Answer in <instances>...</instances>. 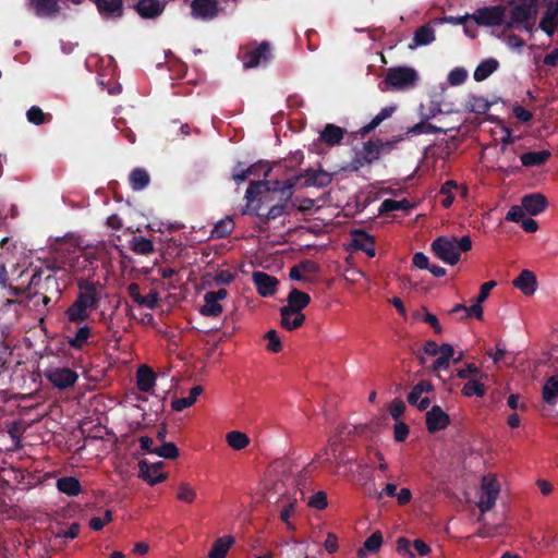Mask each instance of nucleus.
<instances>
[{
  "mask_svg": "<svg viewBox=\"0 0 558 558\" xmlns=\"http://www.w3.org/2000/svg\"><path fill=\"white\" fill-rule=\"evenodd\" d=\"M44 375L53 387L60 390L73 387L78 379L77 373L69 367L50 366L44 371Z\"/></svg>",
  "mask_w": 558,
  "mask_h": 558,
  "instance_id": "nucleus-8",
  "label": "nucleus"
},
{
  "mask_svg": "<svg viewBox=\"0 0 558 558\" xmlns=\"http://www.w3.org/2000/svg\"><path fill=\"white\" fill-rule=\"evenodd\" d=\"M432 116H424L421 122L409 128L407 131L408 135H420V134H447L449 131L454 130V126H438L429 123Z\"/></svg>",
  "mask_w": 558,
  "mask_h": 558,
  "instance_id": "nucleus-20",
  "label": "nucleus"
},
{
  "mask_svg": "<svg viewBox=\"0 0 558 558\" xmlns=\"http://www.w3.org/2000/svg\"><path fill=\"white\" fill-rule=\"evenodd\" d=\"M262 167H265V165H263L262 162L260 163H254L252 166H250L248 168L246 169H241V170H234L233 173H232V179L236 182V183H242L244 182L250 175L252 174H256L258 172V169L262 168Z\"/></svg>",
  "mask_w": 558,
  "mask_h": 558,
  "instance_id": "nucleus-52",
  "label": "nucleus"
},
{
  "mask_svg": "<svg viewBox=\"0 0 558 558\" xmlns=\"http://www.w3.org/2000/svg\"><path fill=\"white\" fill-rule=\"evenodd\" d=\"M252 280L256 287L257 293L263 298L274 295L279 284V280L276 277L264 271H254Z\"/></svg>",
  "mask_w": 558,
  "mask_h": 558,
  "instance_id": "nucleus-16",
  "label": "nucleus"
},
{
  "mask_svg": "<svg viewBox=\"0 0 558 558\" xmlns=\"http://www.w3.org/2000/svg\"><path fill=\"white\" fill-rule=\"evenodd\" d=\"M287 302L288 304L280 308L281 316L301 313V311L310 304L311 296L307 293L293 288L288 294Z\"/></svg>",
  "mask_w": 558,
  "mask_h": 558,
  "instance_id": "nucleus-13",
  "label": "nucleus"
},
{
  "mask_svg": "<svg viewBox=\"0 0 558 558\" xmlns=\"http://www.w3.org/2000/svg\"><path fill=\"white\" fill-rule=\"evenodd\" d=\"M388 145L381 141H368L363 144V148L360 150L364 156V162L373 163L377 160L381 154L383 148Z\"/></svg>",
  "mask_w": 558,
  "mask_h": 558,
  "instance_id": "nucleus-34",
  "label": "nucleus"
},
{
  "mask_svg": "<svg viewBox=\"0 0 558 558\" xmlns=\"http://www.w3.org/2000/svg\"><path fill=\"white\" fill-rule=\"evenodd\" d=\"M243 66L245 69H255L268 64L272 59L271 45L269 41H251L241 47L239 52Z\"/></svg>",
  "mask_w": 558,
  "mask_h": 558,
  "instance_id": "nucleus-4",
  "label": "nucleus"
},
{
  "mask_svg": "<svg viewBox=\"0 0 558 558\" xmlns=\"http://www.w3.org/2000/svg\"><path fill=\"white\" fill-rule=\"evenodd\" d=\"M435 40V32L429 25L420 26L413 37V45H410V48H415L418 46H426L432 44Z\"/></svg>",
  "mask_w": 558,
  "mask_h": 558,
  "instance_id": "nucleus-37",
  "label": "nucleus"
},
{
  "mask_svg": "<svg viewBox=\"0 0 558 558\" xmlns=\"http://www.w3.org/2000/svg\"><path fill=\"white\" fill-rule=\"evenodd\" d=\"M351 246L356 251L364 252L368 257H374L375 239L362 229H355L351 232Z\"/></svg>",
  "mask_w": 558,
  "mask_h": 558,
  "instance_id": "nucleus-18",
  "label": "nucleus"
},
{
  "mask_svg": "<svg viewBox=\"0 0 558 558\" xmlns=\"http://www.w3.org/2000/svg\"><path fill=\"white\" fill-rule=\"evenodd\" d=\"M515 155L514 162L508 163L507 166H500V169L505 172V178L514 174L517 172H520L521 168L523 167V153H513Z\"/></svg>",
  "mask_w": 558,
  "mask_h": 558,
  "instance_id": "nucleus-53",
  "label": "nucleus"
},
{
  "mask_svg": "<svg viewBox=\"0 0 558 558\" xmlns=\"http://www.w3.org/2000/svg\"><path fill=\"white\" fill-rule=\"evenodd\" d=\"M134 8L141 17L156 19L163 12L165 4L159 0H138Z\"/></svg>",
  "mask_w": 558,
  "mask_h": 558,
  "instance_id": "nucleus-22",
  "label": "nucleus"
},
{
  "mask_svg": "<svg viewBox=\"0 0 558 558\" xmlns=\"http://www.w3.org/2000/svg\"><path fill=\"white\" fill-rule=\"evenodd\" d=\"M90 310L83 304L74 301L65 311V317L69 323L80 325L89 318Z\"/></svg>",
  "mask_w": 558,
  "mask_h": 558,
  "instance_id": "nucleus-26",
  "label": "nucleus"
},
{
  "mask_svg": "<svg viewBox=\"0 0 558 558\" xmlns=\"http://www.w3.org/2000/svg\"><path fill=\"white\" fill-rule=\"evenodd\" d=\"M199 313L205 317H218L222 313V306L206 292L204 294V305L201 306Z\"/></svg>",
  "mask_w": 558,
  "mask_h": 558,
  "instance_id": "nucleus-40",
  "label": "nucleus"
},
{
  "mask_svg": "<svg viewBox=\"0 0 558 558\" xmlns=\"http://www.w3.org/2000/svg\"><path fill=\"white\" fill-rule=\"evenodd\" d=\"M425 423L428 433L435 434L450 425V417L441 407L435 404L426 412Z\"/></svg>",
  "mask_w": 558,
  "mask_h": 558,
  "instance_id": "nucleus-11",
  "label": "nucleus"
},
{
  "mask_svg": "<svg viewBox=\"0 0 558 558\" xmlns=\"http://www.w3.org/2000/svg\"><path fill=\"white\" fill-rule=\"evenodd\" d=\"M558 27V0L549 1L546 11L541 17L538 28L542 29L547 36L551 37Z\"/></svg>",
  "mask_w": 558,
  "mask_h": 558,
  "instance_id": "nucleus-19",
  "label": "nucleus"
},
{
  "mask_svg": "<svg viewBox=\"0 0 558 558\" xmlns=\"http://www.w3.org/2000/svg\"><path fill=\"white\" fill-rule=\"evenodd\" d=\"M404 411L405 404L401 399H395L389 405V413L395 421H398Z\"/></svg>",
  "mask_w": 558,
  "mask_h": 558,
  "instance_id": "nucleus-62",
  "label": "nucleus"
},
{
  "mask_svg": "<svg viewBox=\"0 0 558 558\" xmlns=\"http://www.w3.org/2000/svg\"><path fill=\"white\" fill-rule=\"evenodd\" d=\"M61 269H63V267L58 266L57 263L47 265L46 269H36L32 275L29 283L26 288L28 296H36L52 290L60 293L61 290L54 274Z\"/></svg>",
  "mask_w": 558,
  "mask_h": 558,
  "instance_id": "nucleus-3",
  "label": "nucleus"
},
{
  "mask_svg": "<svg viewBox=\"0 0 558 558\" xmlns=\"http://www.w3.org/2000/svg\"><path fill=\"white\" fill-rule=\"evenodd\" d=\"M235 278V274L230 270H219L214 276V282L216 286L230 284Z\"/></svg>",
  "mask_w": 558,
  "mask_h": 558,
  "instance_id": "nucleus-59",
  "label": "nucleus"
},
{
  "mask_svg": "<svg viewBox=\"0 0 558 558\" xmlns=\"http://www.w3.org/2000/svg\"><path fill=\"white\" fill-rule=\"evenodd\" d=\"M298 268L301 269L303 274H316L319 271V265L312 259L300 262Z\"/></svg>",
  "mask_w": 558,
  "mask_h": 558,
  "instance_id": "nucleus-64",
  "label": "nucleus"
},
{
  "mask_svg": "<svg viewBox=\"0 0 558 558\" xmlns=\"http://www.w3.org/2000/svg\"><path fill=\"white\" fill-rule=\"evenodd\" d=\"M268 186H270V181L268 180L252 181L245 192L247 205L250 206L255 202L258 203V198L265 195Z\"/></svg>",
  "mask_w": 558,
  "mask_h": 558,
  "instance_id": "nucleus-29",
  "label": "nucleus"
},
{
  "mask_svg": "<svg viewBox=\"0 0 558 558\" xmlns=\"http://www.w3.org/2000/svg\"><path fill=\"white\" fill-rule=\"evenodd\" d=\"M296 500L286 504L280 511V519L287 524V527L294 530V525L290 522V518L294 514Z\"/></svg>",
  "mask_w": 558,
  "mask_h": 558,
  "instance_id": "nucleus-55",
  "label": "nucleus"
},
{
  "mask_svg": "<svg viewBox=\"0 0 558 558\" xmlns=\"http://www.w3.org/2000/svg\"><path fill=\"white\" fill-rule=\"evenodd\" d=\"M90 337V328L88 326H82L77 329L74 337L69 338L68 343L73 349H82Z\"/></svg>",
  "mask_w": 558,
  "mask_h": 558,
  "instance_id": "nucleus-46",
  "label": "nucleus"
},
{
  "mask_svg": "<svg viewBox=\"0 0 558 558\" xmlns=\"http://www.w3.org/2000/svg\"><path fill=\"white\" fill-rule=\"evenodd\" d=\"M468 108L474 113L484 114L489 110L490 102L484 97L472 96L468 101Z\"/></svg>",
  "mask_w": 558,
  "mask_h": 558,
  "instance_id": "nucleus-47",
  "label": "nucleus"
},
{
  "mask_svg": "<svg viewBox=\"0 0 558 558\" xmlns=\"http://www.w3.org/2000/svg\"><path fill=\"white\" fill-rule=\"evenodd\" d=\"M344 135V130L335 124H327L320 132L319 138L328 146H335L340 144Z\"/></svg>",
  "mask_w": 558,
  "mask_h": 558,
  "instance_id": "nucleus-30",
  "label": "nucleus"
},
{
  "mask_svg": "<svg viewBox=\"0 0 558 558\" xmlns=\"http://www.w3.org/2000/svg\"><path fill=\"white\" fill-rule=\"evenodd\" d=\"M129 180L132 190L142 191L148 186L150 177L145 169L135 168L131 171Z\"/></svg>",
  "mask_w": 558,
  "mask_h": 558,
  "instance_id": "nucleus-36",
  "label": "nucleus"
},
{
  "mask_svg": "<svg viewBox=\"0 0 558 558\" xmlns=\"http://www.w3.org/2000/svg\"><path fill=\"white\" fill-rule=\"evenodd\" d=\"M500 493V485L495 477L484 476L478 492L477 507L482 513L493 509Z\"/></svg>",
  "mask_w": 558,
  "mask_h": 558,
  "instance_id": "nucleus-7",
  "label": "nucleus"
},
{
  "mask_svg": "<svg viewBox=\"0 0 558 558\" xmlns=\"http://www.w3.org/2000/svg\"><path fill=\"white\" fill-rule=\"evenodd\" d=\"M219 13L217 0H193L191 2V14L196 20L210 21Z\"/></svg>",
  "mask_w": 558,
  "mask_h": 558,
  "instance_id": "nucleus-12",
  "label": "nucleus"
},
{
  "mask_svg": "<svg viewBox=\"0 0 558 558\" xmlns=\"http://www.w3.org/2000/svg\"><path fill=\"white\" fill-rule=\"evenodd\" d=\"M287 185V180H274L270 181V186L266 189L265 195L258 198V204L256 206H270L279 199V191Z\"/></svg>",
  "mask_w": 558,
  "mask_h": 558,
  "instance_id": "nucleus-27",
  "label": "nucleus"
},
{
  "mask_svg": "<svg viewBox=\"0 0 558 558\" xmlns=\"http://www.w3.org/2000/svg\"><path fill=\"white\" fill-rule=\"evenodd\" d=\"M462 393L465 397H472V396L483 397L485 395V387L478 380L471 379L468 383H465V385L462 389Z\"/></svg>",
  "mask_w": 558,
  "mask_h": 558,
  "instance_id": "nucleus-51",
  "label": "nucleus"
},
{
  "mask_svg": "<svg viewBox=\"0 0 558 558\" xmlns=\"http://www.w3.org/2000/svg\"><path fill=\"white\" fill-rule=\"evenodd\" d=\"M234 229V222L231 217L227 216L223 219H220L211 231V238L215 239H223L232 233Z\"/></svg>",
  "mask_w": 558,
  "mask_h": 558,
  "instance_id": "nucleus-41",
  "label": "nucleus"
},
{
  "mask_svg": "<svg viewBox=\"0 0 558 558\" xmlns=\"http://www.w3.org/2000/svg\"><path fill=\"white\" fill-rule=\"evenodd\" d=\"M226 439L228 445L234 450L244 449L250 444L248 436L239 430L229 432L226 436Z\"/></svg>",
  "mask_w": 558,
  "mask_h": 558,
  "instance_id": "nucleus-43",
  "label": "nucleus"
},
{
  "mask_svg": "<svg viewBox=\"0 0 558 558\" xmlns=\"http://www.w3.org/2000/svg\"><path fill=\"white\" fill-rule=\"evenodd\" d=\"M130 244L131 250L140 255H148L154 252V244L151 240L144 236H133Z\"/></svg>",
  "mask_w": 558,
  "mask_h": 558,
  "instance_id": "nucleus-42",
  "label": "nucleus"
},
{
  "mask_svg": "<svg viewBox=\"0 0 558 558\" xmlns=\"http://www.w3.org/2000/svg\"><path fill=\"white\" fill-rule=\"evenodd\" d=\"M308 506L311 508L323 510L328 506L327 495L325 492L319 490L313 494L308 499Z\"/></svg>",
  "mask_w": 558,
  "mask_h": 558,
  "instance_id": "nucleus-54",
  "label": "nucleus"
},
{
  "mask_svg": "<svg viewBox=\"0 0 558 558\" xmlns=\"http://www.w3.org/2000/svg\"><path fill=\"white\" fill-rule=\"evenodd\" d=\"M551 157V151L548 149H542L538 151H526L525 150V186H535L542 178V174H536L530 171V168L541 167L545 165Z\"/></svg>",
  "mask_w": 558,
  "mask_h": 558,
  "instance_id": "nucleus-9",
  "label": "nucleus"
},
{
  "mask_svg": "<svg viewBox=\"0 0 558 558\" xmlns=\"http://www.w3.org/2000/svg\"><path fill=\"white\" fill-rule=\"evenodd\" d=\"M266 339L268 340L267 349L270 352H280L282 349L280 338L276 330L271 329L266 333Z\"/></svg>",
  "mask_w": 558,
  "mask_h": 558,
  "instance_id": "nucleus-58",
  "label": "nucleus"
},
{
  "mask_svg": "<svg viewBox=\"0 0 558 558\" xmlns=\"http://www.w3.org/2000/svg\"><path fill=\"white\" fill-rule=\"evenodd\" d=\"M409 433H410L409 426L403 422L397 421V423L395 424V430H393L395 440L398 442L404 441L408 438Z\"/></svg>",
  "mask_w": 558,
  "mask_h": 558,
  "instance_id": "nucleus-60",
  "label": "nucleus"
},
{
  "mask_svg": "<svg viewBox=\"0 0 558 558\" xmlns=\"http://www.w3.org/2000/svg\"><path fill=\"white\" fill-rule=\"evenodd\" d=\"M412 549H414L422 557L427 556L430 551L429 546L422 539L417 538L411 543L405 537L398 538L397 551L399 555L408 557V558H414L415 554Z\"/></svg>",
  "mask_w": 558,
  "mask_h": 558,
  "instance_id": "nucleus-17",
  "label": "nucleus"
},
{
  "mask_svg": "<svg viewBox=\"0 0 558 558\" xmlns=\"http://www.w3.org/2000/svg\"><path fill=\"white\" fill-rule=\"evenodd\" d=\"M27 5L40 19H52L60 13L58 0H27Z\"/></svg>",
  "mask_w": 558,
  "mask_h": 558,
  "instance_id": "nucleus-15",
  "label": "nucleus"
},
{
  "mask_svg": "<svg viewBox=\"0 0 558 558\" xmlns=\"http://www.w3.org/2000/svg\"><path fill=\"white\" fill-rule=\"evenodd\" d=\"M468 77V73L463 68H456L450 71L448 75V82L452 86H458L464 83Z\"/></svg>",
  "mask_w": 558,
  "mask_h": 558,
  "instance_id": "nucleus-56",
  "label": "nucleus"
},
{
  "mask_svg": "<svg viewBox=\"0 0 558 558\" xmlns=\"http://www.w3.org/2000/svg\"><path fill=\"white\" fill-rule=\"evenodd\" d=\"M499 66V62L495 58L483 60L475 69L473 77L476 82H483L490 76Z\"/></svg>",
  "mask_w": 558,
  "mask_h": 558,
  "instance_id": "nucleus-31",
  "label": "nucleus"
},
{
  "mask_svg": "<svg viewBox=\"0 0 558 558\" xmlns=\"http://www.w3.org/2000/svg\"><path fill=\"white\" fill-rule=\"evenodd\" d=\"M472 20L478 26H500L506 22V8L500 4L480 8L472 14Z\"/></svg>",
  "mask_w": 558,
  "mask_h": 558,
  "instance_id": "nucleus-10",
  "label": "nucleus"
},
{
  "mask_svg": "<svg viewBox=\"0 0 558 558\" xmlns=\"http://www.w3.org/2000/svg\"><path fill=\"white\" fill-rule=\"evenodd\" d=\"M99 14L104 17H121L123 15L122 0H92Z\"/></svg>",
  "mask_w": 558,
  "mask_h": 558,
  "instance_id": "nucleus-24",
  "label": "nucleus"
},
{
  "mask_svg": "<svg viewBox=\"0 0 558 558\" xmlns=\"http://www.w3.org/2000/svg\"><path fill=\"white\" fill-rule=\"evenodd\" d=\"M26 118L29 123L41 125L51 121L52 116L50 113H45L38 106H32L26 112Z\"/></svg>",
  "mask_w": 558,
  "mask_h": 558,
  "instance_id": "nucleus-45",
  "label": "nucleus"
},
{
  "mask_svg": "<svg viewBox=\"0 0 558 558\" xmlns=\"http://www.w3.org/2000/svg\"><path fill=\"white\" fill-rule=\"evenodd\" d=\"M418 81L417 72L410 66H395L387 70L386 76L380 85L381 90L395 89V90H407L411 89L416 85Z\"/></svg>",
  "mask_w": 558,
  "mask_h": 558,
  "instance_id": "nucleus-5",
  "label": "nucleus"
},
{
  "mask_svg": "<svg viewBox=\"0 0 558 558\" xmlns=\"http://www.w3.org/2000/svg\"><path fill=\"white\" fill-rule=\"evenodd\" d=\"M305 320V315L302 313H293L287 316H281V326L287 330H294L300 328Z\"/></svg>",
  "mask_w": 558,
  "mask_h": 558,
  "instance_id": "nucleus-48",
  "label": "nucleus"
},
{
  "mask_svg": "<svg viewBox=\"0 0 558 558\" xmlns=\"http://www.w3.org/2000/svg\"><path fill=\"white\" fill-rule=\"evenodd\" d=\"M521 23H523V2L518 3L511 10V17L508 23V26L514 27L515 24H521Z\"/></svg>",
  "mask_w": 558,
  "mask_h": 558,
  "instance_id": "nucleus-63",
  "label": "nucleus"
},
{
  "mask_svg": "<svg viewBox=\"0 0 558 558\" xmlns=\"http://www.w3.org/2000/svg\"><path fill=\"white\" fill-rule=\"evenodd\" d=\"M544 401L555 405L558 401V374L548 377L542 390Z\"/></svg>",
  "mask_w": 558,
  "mask_h": 558,
  "instance_id": "nucleus-32",
  "label": "nucleus"
},
{
  "mask_svg": "<svg viewBox=\"0 0 558 558\" xmlns=\"http://www.w3.org/2000/svg\"><path fill=\"white\" fill-rule=\"evenodd\" d=\"M506 220L517 222L523 228V204L513 205L506 215Z\"/></svg>",
  "mask_w": 558,
  "mask_h": 558,
  "instance_id": "nucleus-57",
  "label": "nucleus"
},
{
  "mask_svg": "<svg viewBox=\"0 0 558 558\" xmlns=\"http://www.w3.org/2000/svg\"><path fill=\"white\" fill-rule=\"evenodd\" d=\"M233 543L234 538L232 536H222L217 538L208 553V558H226V555Z\"/></svg>",
  "mask_w": 558,
  "mask_h": 558,
  "instance_id": "nucleus-33",
  "label": "nucleus"
},
{
  "mask_svg": "<svg viewBox=\"0 0 558 558\" xmlns=\"http://www.w3.org/2000/svg\"><path fill=\"white\" fill-rule=\"evenodd\" d=\"M299 180L301 178L305 179L304 185L305 186H317V187H325L328 184L331 183V175L319 169V170H313L307 169L303 173L299 174Z\"/></svg>",
  "mask_w": 558,
  "mask_h": 558,
  "instance_id": "nucleus-23",
  "label": "nucleus"
},
{
  "mask_svg": "<svg viewBox=\"0 0 558 558\" xmlns=\"http://www.w3.org/2000/svg\"><path fill=\"white\" fill-rule=\"evenodd\" d=\"M472 248V240L469 235L461 239L456 236H437L430 244L434 255L447 265L453 266L460 260L461 253Z\"/></svg>",
  "mask_w": 558,
  "mask_h": 558,
  "instance_id": "nucleus-1",
  "label": "nucleus"
},
{
  "mask_svg": "<svg viewBox=\"0 0 558 558\" xmlns=\"http://www.w3.org/2000/svg\"><path fill=\"white\" fill-rule=\"evenodd\" d=\"M154 454L163 459L173 460L179 457V448L173 442H163L161 446L155 448Z\"/></svg>",
  "mask_w": 558,
  "mask_h": 558,
  "instance_id": "nucleus-49",
  "label": "nucleus"
},
{
  "mask_svg": "<svg viewBox=\"0 0 558 558\" xmlns=\"http://www.w3.org/2000/svg\"><path fill=\"white\" fill-rule=\"evenodd\" d=\"M138 290L137 283H131L129 286L130 295L133 298L134 302L138 305L147 306L148 308H155L158 304V294L156 292H149L146 295H134L133 291Z\"/></svg>",
  "mask_w": 558,
  "mask_h": 558,
  "instance_id": "nucleus-39",
  "label": "nucleus"
},
{
  "mask_svg": "<svg viewBox=\"0 0 558 558\" xmlns=\"http://www.w3.org/2000/svg\"><path fill=\"white\" fill-rule=\"evenodd\" d=\"M156 381V374L154 371L147 366L142 365L138 367L136 373V386L142 392H149Z\"/></svg>",
  "mask_w": 558,
  "mask_h": 558,
  "instance_id": "nucleus-25",
  "label": "nucleus"
},
{
  "mask_svg": "<svg viewBox=\"0 0 558 558\" xmlns=\"http://www.w3.org/2000/svg\"><path fill=\"white\" fill-rule=\"evenodd\" d=\"M77 295L75 301L86 306L88 310H96L101 300V284L89 279L81 278L77 280Z\"/></svg>",
  "mask_w": 558,
  "mask_h": 558,
  "instance_id": "nucleus-6",
  "label": "nucleus"
},
{
  "mask_svg": "<svg viewBox=\"0 0 558 558\" xmlns=\"http://www.w3.org/2000/svg\"><path fill=\"white\" fill-rule=\"evenodd\" d=\"M177 498L180 501L192 504L196 498V492L189 483H181L178 487Z\"/></svg>",
  "mask_w": 558,
  "mask_h": 558,
  "instance_id": "nucleus-50",
  "label": "nucleus"
},
{
  "mask_svg": "<svg viewBox=\"0 0 558 558\" xmlns=\"http://www.w3.org/2000/svg\"><path fill=\"white\" fill-rule=\"evenodd\" d=\"M204 389L202 386L197 385L194 386L190 390V395L185 398H179L172 401L171 407L174 411L181 412L186 408H190L193 405L197 399V397L203 393Z\"/></svg>",
  "mask_w": 558,
  "mask_h": 558,
  "instance_id": "nucleus-35",
  "label": "nucleus"
},
{
  "mask_svg": "<svg viewBox=\"0 0 558 558\" xmlns=\"http://www.w3.org/2000/svg\"><path fill=\"white\" fill-rule=\"evenodd\" d=\"M413 207V204L405 198L401 201L387 198L380 204L379 214H386L397 210L410 211Z\"/></svg>",
  "mask_w": 558,
  "mask_h": 558,
  "instance_id": "nucleus-38",
  "label": "nucleus"
},
{
  "mask_svg": "<svg viewBox=\"0 0 558 558\" xmlns=\"http://www.w3.org/2000/svg\"><path fill=\"white\" fill-rule=\"evenodd\" d=\"M163 462L148 463L147 460L138 462V477L148 483L150 486L163 482L167 478V473L159 472Z\"/></svg>",
  "mask_w": 558,
  "mask_h": 558,
  "instance_id": "nucleus-14",
  "label": "nucleus"
},
{
  "mask_svg": "<svg viewBox=\"0 0 558 558\" xmlns=\"http://www.w3.org/2000/svg\"><path fill=\"white\" fill-rule=\"evenodd\" d=\"M298 181L299 177L287 179V185L281 189V191H279V199L270 206H267L268 210L266 213L263 211L262 206L254 207V211L260 222L268 223L269 221L275 220L283 215L290 214V208L293 207L291 201Z\"/></svg>",
  "mask_w": 558,
  "mask_h": 558,
  "instance_id": "nucleus-2",
  "label": "nucleus"
},
{
  "mask_svg": "<svg viewBox=\"0 0 558 558\" xmlns=\"http://www.w3.org/2000/svg\"><path fill=\"white\" fill-rule=\"evenodd\" d=\"M383 544V534L380 531H375L364 542L363 548L359 549V556L362 558L364 551L376 553L380 549Z\"/></svg>",
  "mask_w": 558,
  "mask_h": 558,
  "instance_id": "nucleus-44",
  "label": "nucleus"
},
{
  "mask_svg": "<svg viewBox=\"0 0 558 558\" xmlns=\"http://www.w3.org/2000/svg\"><path fill=\"white\" fill-rule=\"evenodd\" d=\"M537 289V279L533 271L525 269V296L534 294Z\"/></svg>",
  "mask_w": 558,
  "mask_h": 558,
  "instance_id": "nucleus-61",
  "label": "nucleus"
},
{
  "mask_svg": "<svg viewBox=\"0 0 558 558\" xmlns=\"http://www.w3.org/2000/svg\"><path fill=\"white\" fill-rule=\"evenodd\" d=\"M56 486L60 493L70 497H75L82 492L81 483L78 478L74 476H63L58 478Z\"/></svg>",
  "mask_w": 558,
  "mask_h": 558,
  "instance_id": "nucleus-28",
  "label": "nucleus"
},
{
  "mask_svg": "<svg viewBox=\"0 0 558 558\" xmlns=\"http://www.w3.org/2000/svg\"><path fill=\"white\" fill-rule=\"evenodd\" d=\"M548 207V199L542 193L525 194V216H537Z\"/></svg>",
  "mask_w": 558,
  "mask_h": 558,
  "instance_id": "nucleus-21",
  "label": "nucleus"
}]
</instances>
